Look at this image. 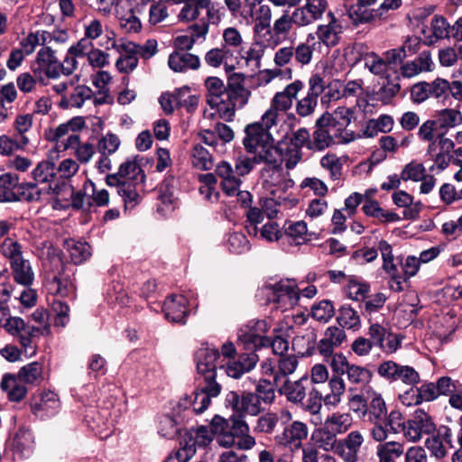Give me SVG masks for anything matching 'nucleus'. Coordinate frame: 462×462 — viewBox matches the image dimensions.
<instances>
[{
	"instance_id": "nucleus-32",
	"label": "nucleus",
	"mask_w": 462,
	"mask_h": 462,
	"mask_svg": "<svg viewBox=\"0 0 462 462\" xmlns=\"http://www.w3.org/2000/svg\"><path fill=\"white\" fill-rule=\"evenodd\" d=\"M305 26L312 24L314 22L322 18V15L328 9L327 0H306L302 6L296 7Z\"/></svg>"
},
{
	"instance_id": "nucleus-9",
	"label": "nucleus",
	"mask_w": 462,
	"mask_h": 462,
	"mask_svg": "<svg viewBox=\"0 0 462 462\" xmlns=\"http://www.w3.org/2000/svg\"><path fill=\"white\" fill-rule=\"evenodd\" d=\"M207 89V103L211 108H216L219 116L225 121L234 118V105L226 102V88L217 77H208L205 80Z\"/></svg>"
},
{
	"instance_id": "nucleus-15",
	"label": "nucleus",
	"mask_w": 462,
	"mask_h": 462,
	"mask_svg": "<svg viewBox=\"0 0 462 462\" xmlns=\"http://www.w3.org/2000/svg\"><path fill=\"white\" fill-rule=\"evenodd\" d=\"M225 402L226 406L231 408L237 415L236 418H241L243 415L256 416L263 410L262 403L252 392L231 391L226 394Z\"/></svg>"
},
{
	"instance_id": "nucleus-37",
	"label": "nucleus",
	"mask_w": 462,
	"mask_h": 462,
	"mask_svg": "<svg viewBox=\"0 0 462 462\" xmlns=\"http://www.w3.org/2000/svg\"><path fill=\"white\" fill-rule=\"evenodd\" d=\"M63 248L73 264H81L91 256L90 245L82 241L74 239H66L63 243Z\"/></svg>"
},
{
	"instance_id": "nucleus-54",
	"label": "nucleus",
	"mask_w": 462,
	"mask_h": 462,
	"mask_svg": "<svg viewBox=\"0 0 462 462\" xmlns=\"http://www.w3.org/2000/svg\"><path fill=\"white\" fill-rule=\"evenodd\" d=\"M180 445V449L177 451L176 456L172 457L176 459V461L187 462L196 454L198 448L189 430L185 431L182 435Z\"/></svg>"
},
{
	"instance_id": "nucleus-13",
	"label": "nucleus",
	"mask_w": 462,
	"mask_h": 462,
	"mask_svg": "<svg viewBox=\"0 0 462 462\" xmlns=\"http://www.w3.org/2000/svg\"><path fill=\"white\" fill-rule=\"evenodd\" d=\"M298 366V359L294 355L284 356L277 359H266L261 364L263 375L271 376L274 385L289 380L288 376L292 374Z\"/></svg>"
},
{
	"instance_id": "nucleus-2",
	"label": "nucleus",
	"mask_w": 462,
	"mask_h": 462,
	"mask_svg": "<svg viewBox=\"0 0 462 462\" xmlns=\"http://www.w3.org/2000/svg\"><path fill=\"white\" fill-rule=\"evenodd\" d=\"M145 180L146 176L141 168L140 158L134 156L121 163L117 172L107 174L106 183L116 188L125 208H133L141 201L140 192L143 190Z\"/></svg>"
},
{
	"instance_id": "nucleus-57",
	"label": "nucleus",
	"mask_w": 462,
	"mask_h": 462,
	"mask_svg": "<svg viewBox=\"0 0 462 462\" xmlns=\"http://www.w3.org/2000/svg\"><path fill=\"white\" fill-rule=\"evenodd\" d=\"M192 165L201 171H208L213 168L212 155L201 144H195L191 154Z\"/></svg>"
},
{
	"instance_id": "nucleus-23",
	"label": "nucleus",
	"mask_w": 462,
	"mask_h": 462,
	"mask_svg": "<svg viewBox=\"0 0 462 462\" xmlns=\"http://www.w3.org/2000/svg\"><path fill=\"white\" fill-rule=\"evenodd\" d=\"M235 415L229 420L216 415L211 420V427L214 429L217 443L223 448H228L236 446V435L234 434Z\"/></svg>"
},
{
	"instance_id": "nucleus-43",
	"label": "nucleus",
	"mask_w": 462,
	"mask_h": 462,
	"mask_svg": "<svg viewBox=\"0 0 462 462\" xmlns=\"http://www.w3.org/2000/svg\"><path fill=\"white\" fill-rule=\"evenodd\" d=\"M311 439L317 449H321L324 453L331 452L335 449V444L337 439L336 432L330 430L329 428L324 425L322 428L315 430L312 433Z\"/></svg>"
},
{
	"instance_id": "nucleus-4",
	"label": "nucleus",
	"mask_w": 462,
	"mask_h": 462,
	"mask_svg": "<svg viewBox=\"0 0 462 462\" xmlns=\"http://www.w3.org/2000/svg\"><path fill=\"white\" fill-rule=\"evenodd\" d=\"M462 124V114L453 108H445L439 111L436 116L423 122L418 130L417 135L420 141H434L437 134H448L449 129Z\"/></svg>"
},
{
	"instance_id": "nucleus-20",
	"label": "nucleus",
	"mask_w": 462,
	"mask_h": 462,
	"mask_svg": "<svg viewBox=\"0 0 462 462\" xmlns=\"http://www.w3.org/2000/svg\"><path fill=\"white\" fill-rule=\"evenodd\" d=\"M245 75L238 72H234L227 78L226 102L234 105V112L236 107H244L251 96V91L245 88Z\"/></svg>"
},
{
	"instance_id": "nucleus-40",
	"label": "nucleus",
	"mask_w": 462,
	"mask_h": 462,
	"mask_svg": "<svg viewBox=\"0 0 462 462\" xmlns=\"http://www.w3.org/2000/svg\"><path fill=\"white\" fill-rule=\"evenodd\" d=\"M14 281L24 287H31L34 281V273L29 260L22 259L10 264Z\"/></svg>"
},
{
	"instance_id": "nucleus-27",
	"label": "nucleus",
	"mask_w": 462,
	"mask_h": 462,
	"mask_svg": "<svg viewBox=\"0 0 462 462\" xmlns=\"http://www.w3.org/2000/svg\"><path fill=\"white\" fill-rule=\"evenodd\" d=\"M215 173L221 180L220 185L223 191L228 196H234L240 188L242 180L232 165L222 161L217 164Z\"/></svg>"
},
{
	"instance_id": "nucleus-49",
	"label": "nucleus",
	"mask_w": 462,
	"mask_h": 462,
	"mask_svg": "<svg viewBox=\"0 0 462 462\" xmlns=\"http://www.w3.org/2000/svg\"><path fill=\"white\" fill-rule=\"evenodd\" d=\"M283 228V242L286 240L288 243H291V239L296 245H300L307 240L308 227L304 221H288L284 224Z\"/></svg>"
},
{
	"instance_id": "nucleus-10",
	"label": "nucleus",
	"mask_w": 462,
	"mask_h": 462,
	"mask_svg": "<svg viewBox=\"0 0 462 462\" xmlns=\"http://www.w3.org/2000/svg\"><path fill=\"white\" fill-rule=\"evenodd\" d=\"M60 60L51 47H42L31 64V70L38 79L39 83L46 85L48 79H57L60 77Z\"/></svg>"
},
{
	"instance_id": "nucleus-38",
	"label": "nucleus",
	"mask_w": 462,
	"mask_h": 462,
	"mask_svg": "<svg viewBox=\"0 0 462 462\" xmlns=\"http://www.w3.org/2000/svg\"><path fill=\"white\" fill-rule=\"evenodd\" d=\"M20 187L17 175L9 172L0 175V202L18 201Z\"/></svg>"
},
{
	"instance_id": "nucleus-55",
	"label": "nucleus",
	"mask_w": 462,
	"mask_h": 462,
	"mask_svg": "<svg viewBox=\"0 0 462 462\" xmlns=\"http://www.w3.org/2000/svg\"><path fill=\"white\" fill-rule=\"evenodd\" d=\"M282 152H281V162L278 165L267 164L271 167L270 170L265 171L268 173V179H265V182L273 187H276L278 189H284L289 186L292 185L291 180H286L282 173Z\"/></svg>"
},
{
	"instance_id": "nucleus-19",
	"label": "nucleus",
	"mask_w": 462,
	"mask_h": 462,
	"mask_svg": "<svg viewBox=\"0 0 462 462\" xmlns=\"http://www.w3.org/2000/svg\"><path fill=\"white\" fill-rule=\"evenodd\" d=\"M436 425L427 412L421 409H417L411 418L406 421L404 428V437L411 442H417L424 435L433 434Z\"/></svg>"
},
{
	"instance_id": "nucleus-26",
	"label": "nucleus",
	"mask_w": 462,
	"mask_h": 462,
	"mask_svg": "<svg viewBox=\"0 0 462 462\" xmlns=\"http://www.w3.org/2000/svg\"><path fill=\"white\" fill-rule=\"evenodd\" d=\"M188 300L183 295H171L163 302L165 318L175 323L184 324L188 316Z\"/></svg>"
},
{
	"instance_id": "nucleus-64",
	"label": "nucleus",
	"mask_w": 462,
	"mask_h": 462,
	"mask_svg": "<svg viewBox=\"0 0 462 462\" xmlns=\"http://www.w3.org/2000/svg\"><path fill=\"white\" fill-rule=\"evenodd\" d=\"M302 462H338L328 453H320L317 448L308 445L302 448Z\"/></svg>"
},
{
	"instance_id": "nucleus-7",
	"label": "nucleus",
	"mask_w": 462,
	"mask_h": 462,
	"mask_svg": "<svg viewBox=\"0 0 462 462\" xmlns=\"http://www.w3.org/2000/svg\"><path fill=\"white\" fill-rule=\"evenodd\" d=\"M304 84L301 80L296 79L288 84L282 91L275 93L271 100L270 107L264 112V120L267 124L277 125L280 113L291 108L293 100L303 89Z\"/></svg>"
},
{
	"instance_id": "nucleus-3",
	"label": "nucleus",
	"mask_w": 462,
	"mask_h": 462,
	"mask_svg": "<svg viewBox=\"0 0 462 462\" xmlns=\"http://www.w3.org/2000/svg\"><path fill=\"white\" fill-rule=\"evenodd\" d=\"M276 125L267 124L263 115L260 121L248 124L244 130L243 145L245 151L263 159L265 164L278 165L281 162L282 150L275 145V139L271 132Z\"/></svg>"
},
{
	"instance_id": "nucleus-6",
	"label": "nucleus",
	"mask_w": 462,
	"mask_h": 462,
	"mask_svg": "<svg viewBox=\"0 0 462 462\" xmlns=\"http://www.w3.org/2000/svg\"><path fill=\"white\" fill-rule=\"evenodd\" d=\"M270 329L264 319H252L237 331V346L243 350H259L268 343L265 335Z\"/></svg>"
},
{
	"instance_id": "nucleus-16",
	"label": "nucleus",
	"mask_w": 462,
	"mask_h": 462,
	"mask_svg": "<svg viewBox=\"0 0 462 462\" xmlns=\"http://www.w3.org/2000/svg\"><path fill=\"white\" fill-rule=\"evenodd\" d=\"M308 435L307 424L300 420H293L274 437V442L278 448H285L291 452H294L305 448L302 447V443L307 439Z\"/></svg>"
},
{
	"instance_id": "nucleus-39",
	"label": "nucleus",
	"mask_w": 462,
	"mask_h": 462,
	"mask_svg": "<svg viewBox=\"0 0 462 462\" xmlns=\"http://www.w3.org/2000/svg\"><path fill=\"white\" fill-rule=\"evenodd\" d=\"M32 177L36 182L40 183H50V186L54 187L56 184H60L57 176V168L51 161H42L37 164L32 171Z\"/></svg>"
},
{
	"instance_id": "nucleus-42",
	"label": "nucleus",
	"mask_w": 462,
	"mask_h": 462,
	"mask_svg": "<svg viewBox=\"0 0 462 462\" xmlns=\"http://www.w3.org/2000/svg\"><path fill=\"white\" fill-rule=\"evenodd\" d=\"M233 56L231 51L226 47L212 48L208 51L204 56L205 63L214 69L219 68L224 64L226 70L228 72L234 69L233 65L228 64V60Z\"/></svg>"
},
{
	"instance_id": "nucleus-50",
	"label": "nucleus",
	"mask_w": 462,
	"mask_h": 462,
	"mask_svg": "<svg viewBox=\"0 0 462 462\" xmlns=\"http://www.w3.org/2000/svg\"><path fill=\"white\" fill-rule=\"evenodd\" d=\"M116 16L120 26L127 32H138L142 28V23L132 8L126 9L123 5L116 10Z\"/></svg>"
},
{
	"instance_id": "nucleus-21",
	"label": "nucleus",
	"mask_w": 462,
	"mask_h": 462,
	"mask_svg": "<svg viewBox=\"0 0 462 462\" xmlns=\"http://www.w3.org/2000/svg\"><path fill=\"white\" fill-rule=\"evenodd\" d=\"M435 69L432 55L430 51H423L412 60H408L400 67V77L412 79L425 72H431Z\"/></svg>"
},
{
	"instance_id": "nucleus-45",
	"label": "nucleus",
	"mask_w": 462,
	"mask_h": 462,
	"mask_svg": "<svg viewBox=\"0 0 462 462\" xmlns=\"http://www.w3.org/2000/svg\"><path fill=\"white\" fill-rule=\"evenodd\" d=\"M329 392L323 395L325 406L336 408L342 401L346 386L339 376H332L328 381Z\"/></svg>"
},
{
	"instance_id": "nucleus-1",
	"label": "nucleus",
	"mask_w": 462,
	"mask_h": 462,
	"mask_svg": "<svg viewBox=\"0 0 462 462\" xmlns=\"http://www.w3.org/2000/svg\"><path fill=\"white\" fill-rule=\"evenodd\" d=\"M218 357L219 352L214 348L205 347L197 351L195 360L200 374L198 388L190 395L180 399V411L191 409L194 413L200 414L208 409L211 399L220 393L221 385L216 382V361Z\"/></svg>"
},
{
	"instance_id": "nucleus-52",
	"label": "nucleus",
	"mask_w": 462,
	"mask_h": 462,
	"mask_svg": "<svg viewBox=\"0 0 462 462\" xmlns=\"http://www.w3.org/2000/svg\"><path fill=\"white\" fill-rule=\"evenodd\" d=\"M353 423V419L348 412H334L328 416L324 425L337 434H343L346 432Z\"/></svg>"
},
{
	"instance_id": "nucleus-53",
	"label": "nucleus",
	"mask_w": 462,
	"mask_h": 462,
	"mask_svg": "<svg viewBox=\"0 0 462 462\" xmlns=\"http://www.w3.org/2000/svg\"><path fill=\"white\" fill-rule=\"evenodd\" d=\"M120 49L128 53H135L137 56L148 60L157 52V42L155 40H148L143 45L128 42L121 43Z\"/></svg>"
},
{
	"instance_id": "nucleus-25",
	"label": "nucleus",
	"mask_w": 462,
	"mask_h": 462,
	"mask_svg": "<svg viewBox=\"0 0 462 462\" xmlns=\"http://www.w3.org/2000/svg\"><path fill=\"white\" fill-rule=\"evenodd\" d=\"M310 385V380L307 376H303L296 381L287 380L281 383L280 385H275L278 392L286 396L287 400L294 404H299L306 398L307 390Z\"/></svg>"
},
{
	"instance_id": "nucleus-60",
	"label": "nucleus",
	"mask_w": 462,
	"mask_h": 462,
	"mask_svg": "<svg viewBox=\"0 0 462 462\" xmlns=\"http://www.w3.org/2000/svg\"><path fill=\"white\" fill-rule=\"evenodd\" d=\"M275 388L274 382L273 383L266 379L259 380L255 387L254 395L257 397L261 403L271 404L275 400Z\"/></svg>"
},
{
	"instance_id": "nucleus-30",
	"label": "nucleus",
	"mask_w": 462,
	"mask_h": 462,
	"mask_svg": "<svg viewBox=\"0 0 462 462\" xmlns=\"http://www.w3.org/2000/svg\"><path fill=\"white\" fill-rule=\"evenodd\" d=\"M76 269L69 263H63L54 281L58 284L57 293L61 297L74 295L77 286L75 282Z\"/></svg>"
},
{
	"instance_id": "nucleus-17",
	"label": "nucleus",
	"mask_w": 462,
	"mask_h": 462,
	"mask_svg": "<svg viewBox=\"0 0 462 462\" xmlns=\"http://www.w3.org/2000/svg\"><path fill=\"white\" fill-rule=\"evenodd\" d=\"M309 88L305 97L297 100L295 112L301 118L310 117L318 106V98L324 92V79L319 74L312 75L308 81Z\"/></svg>"
},
{
	"instance_id": "nucleus-24",
	"label": "nucleus",
	"mask_w": 462,
	"mask_h": 462,
	"mask_svg": "<svg viewBox=\"0 0 462 462\" xmlns=\"http://www.w3.org/2000/svg\"><path fill=\"white\" fill-rule=\"evenodd\" d=\"M400 76L392 78L387 75L384 79L374 86L372 93L368 96L370 100L382 105H389L401 90Z\"/></svg>"
},
{
	"instance_id": "nucleus-11",
	"label": "nucleus",
	"mask_w": 462,
	"mask_h": 462,
	"mask_svg": "<svg viewBox=\"0 0 462 462\" xmlns=\"http://www.w3.org/2000/svg\"><path fill=\"white\" fill-rule=\"evenodd\" d=\"M2 327L8 334L18 338L26 355L32 356L35 354L32 338L41 332L40 328L26 324L20 317L10 316L8 310L7 316L4 318Z\"/></svg>"
},
{
	"instance_id": "nucleus-59",
	"label": "nucleus",
	"mask_w": 462,
	"mask_h": 462,
	"mask_svg": "<svg viewBox=\"0 0 462 462\" xmlns=\"http://www.w3.org/2000/svg\"><path fill=\"white\" fill-rule=\"evenodd\" d=\"M46 36L47 34H45L42 30H37L36 32H30L21 41V49L26 55H31L34 52L37 46L41 45L42 47H47Z\"/></svg>"
},
{
	"instance_id": "nucleus-35",
	"label": "nucleus",
	"mask_w": 462,
	"mask_h": 462,
	"mask_svg": "<svg viewBox=\"0 0 462 462\" xmlns=\"http://www.w3.org/2000/svg\"><path fill=\"white\" fill-rule=\"evenodd\" d=\"M1 389L6 393L7 398L11 402H20L27 394V388L24 383L14 375L6 374L3 376L1 383Z\"/></svg>"
},
{
	"instance_id": "nucleus-61",
	"label": "nucleus",
	"mask_w": 462,
	"mask_h": 462,
	"mask_svg": "<svg viewBox=\"0 0 462 462\" xmlns=\"http://www.w3.org/2000/svg\"><path fill=\"white\" fill-rule=\"evenodd\" d=\"M349 18L355 25H359L370 23L378 16L375 8H369L357 3L356 8L349 12Z\"/></svg>"
},
{
	"instance_id": "nucleus-41",
	"label": "nucleus",
	"mask_w": 462,
	"mask_h": 462,
	"mask_svg": "<svg viewBox=\"0 0 462 462\" xmlns=\"http://www.w3.org/2000/svg\"><path fill=\"white\" fill-rule=\"evenodd\" d=\"M315 45L314 34H308L305 42L293 46L294 64L300 67L310 64L313 58Z\"/></svg>"
},
{
	"instance_id": "nucleus-33",
	"label": "nucleus",
	"mask_w": 462,
	"mask_h": 462,
	"mask_svg": "<svg viewBox=\"0 0 462 462\" xmlns=\"http://www.w3.org/2000/svg\"><path fill=\"white\" fill-rule=\"evenodd\" d=\"M169 67L175 72L198 69L200 66L199 56L188 51H173L168 60Z\"/></svg>"
},
{
	"instance_id": "nucleus-63",
	"label": "nucleus",
	"mask_w": 462,
	"mask_h": 462,
	"mask_svg": "<svg viewBox=\"0 0 462 462\" xmlns=\"http://www.w3.org/2000/svg\"><path fill=\"white\" fill-rule=\"evenodd\" d=\"M226 246L231 253L243 254L250 249V242L241 232L229 234L226 240Z\"/></svg>"
},
{
	"instance_id": "nucleus-14",
	"label": "nucleus",
	"mask_w": 462,
	"mask_h": 462,
	"mask_svg": "<svg viewBox=\"0 0 462 462\" xmlns=\"http://www.w3.org/2000/svg\"><path fill=\"white\" fill-rule=\"evenodd\" d=\"M446 86V79L442 78H436L430 82H417L411 87V100L418 105L430 98L444 103L447 100Z\"/></svg>"
},
{
	"instance_id": "nucleus-29",
	"label": "nucleus",
	"mask_w": 462,
	"mask_h": 462,
	"mask_svg": "<svg viewBox=\"0 0 462 462\" xmlns=\"http://www.w3.org/2000/svg\"><path fill=\"white\" fill-rule=\"evenodd\" d=\"M50 189L57 196H60L61 191L69 194L72 199V207L77 209H89L92 206L91 198L89 194H88L89 188L87 183L84 185V191L79 190L74 192L72 186L65 181H62L61 185L56 184L54 187L50 186Z\"/></svg>"
},
{
	"instance_id": "nucleus-44",
	"label": "nucleus",
	"mask_w": 462,
	"mask_h": 462,
	"mask_svg": "<svg viewBox=\"0 0 462 462\" xmlns=\"http://www.w3.org/2000/svg\"><path fill=\"white\" fill-rule=\"evenodd\" d=\"M93 97V91L89 87L79 85L74 88L69 97H63L60 106L62 108L81 107L84 103Z\"/></svg>"
},
{
	"instance_id": "nucleus-51",
	"label": "nucleus",
	"mask_w": 462,
	"mask_h": 462,
	"mask_svg": "<svg viewBox=\"0 0 462 462\" xmlns=\"http://www.w3.org/2000/svg\"><path fill=\"white\" fill-rule=\"evenodd\" d=\"M311 143H309V150L321 152L334 144L337 141L324 130L317 122H315V130L313 131Z\"/></svg>"
},
{
	"instance_id": "nucleus-5",
	"label": "nucleus",
	"mask_w": 462,
	"mask_h": 462,
	"mask_svg": "<svg viewBox=\"0 0 462 462\" xmlns=\"http://www.w3.org/2000/svg\"><path fill=\"white\" fill-rule=\"evenodd\" d=\"M265 290L268 291V302L282 312L293 309L299 302L300 293L293 280H281L267 285Z\"/></svg>"
},
{
	"instance_id": "nucleus-36",
	"label": "nucleus",
	"mask_w": 462,
	"mask_h": 462,
	"mask_svg": "<svg viewBox=\"0 0 462 462\" xmlns=\"http://www.w3.org/2000/svg\"><path fill=\"white\" fill-rule=\"evenodd\" d=\"M365 393H367V411H365L367 420H385L387 408L382 395L372 390H367Z\"/></svg>"
},
{
	"instance_id": "nucleus-58",
	"label": "nucleus",
	"mask_w": 462,
	"mask_h": 462,
	"mask_svg": "<svg viewBox=\"0 0 462 462\" xmlns=\"http://www.w3.org/2000/svg\"><path fill=\"white\" fill-rule=\"evenodd\" d=\"M322 401V393L315 387H312L308 393L307 399H304L302 402L299 404H300L301 409L311 415H318L321 411Z\"/></svg>"
},
{
	"instance_id": "nucleus-31",
	"label": "nucleus",
	"mask_w": 462,
	"mask_h": 462,
	"mask_svg": "<svg viewBox=\"0 0 462 462\" xmlns=\"http://www.w3.org/2000/svg\"><path fill=\"white\" fill-rule=\"evenodd\" d=\"M31 407L32 412L37 416H51L55 414L59 410L60 400L55 393L45 391L41 394L39 400H33Z\"/></svg>"
},
{
	"instance_id": "nucleus-48",
	"label": "nucleus",
	"mask_w": 462,
	"mask_h": 462,
	"mask_svg": "<svg viewBox=\"0 0 462 462\" xmlns=\"http://www.w3.org/2000/svg\"><path fill=\"white\" fill-rule=\"evenodd\" d=\"M404 452L403 444L397 441H388L379 444L376 448L378 462H395Z\"/></svg>"
},
{
	"instance_id": "nucleus-12",
	"label": "nucleus",
	"mask_w": 462,
	"mask_h": 462,
	"mask_svg": "<svg viewBox=\"0 0 462 462\" xmlns=\"http://www.w3.org/2000/svg\"><path fill=\"white\" fill-rule=\"evenodd\" d=\"M344 27L342 21L333 12H328L323 23H319L314 34L316 44H323L328 48L337 46L342 38Z\"/></svg>"
},
{
	"instance_id": "nucleus-8",
	"label": "nucleus",
	"mask_w": 462,
	"mask_h": 462,
	"mask_svg": "<svg viewBox=\"0 0 462 462\" xmlns=\"http://www.w3.org/2000/svg\"><path fill=\"white\" fill-rule=\"evenodd\" d=\"M84 127V118L82 116H75L51 130L47 134V139L54 143L58 150L67 151L78 144L80 138L79 132Z\"/></svg>"
},
{
	"instance_id": "nucleus-46",
	"label": "nucleus",
	"mask_w": 462,
	"mask_h": 462,
	"mask_svg": "<svg viewBox=\"0 0 462 462\" xmlns=\"http://www.w3.org/2000/svg\"><path fill=\"white\" fill-rule=\"evenodd\" d=\"M317 334L314 329H307L304 334L296 336L292 346L302 356H311L316 348Z\"/></svg>"
},
{
	"instance_id": "nucleus-34",
	"label": "nucleus",
	"mask_w": 462,
	"mask_h": 462,
	"mask_svg": "<svg viewBox=\"0 0 462 462\" xmlns=\"http://www.w3.org/2000/svg\"><path fill=\"white\" fill-rule=\"evenodd\" d=\"M451 24L442 15H434L430 23V34L425 36V42L432 45L440 40L450 39Z\"/></svg>"
},
{
	"instance_id": "nucleus-56",
	"label": "nucleus",
	"mask_w": 462,
	"mask_h": 462,
	"mask_svg": "<svg viewBox=\"0 0 462 462\" xmlns=\"http://www.w3.org/2000/svg\"><path fill=\"white\" fill-rule=\"evenodd\" d=\"M16 376L24 383L38 384L42 381V367L38 362H32L23 366Z\"/></svg>"
},
{
	"instance_id": "nucleus-62",
	"label": "nucleus",
	"mask_w": 462,
	"mask_h": 462,
	"mask_svg": "<svg viewBox=\"0 0 462 462\" xmlns=\"http://www.w3.org/2000/svg\"><path fill=\"white\" fill-rule=\"evenodd\" d=\"M337 319L343 328H356L360 326V317L357 311L350 306H342Z\"/></svg>"
},
{
	"instance_id": "nucleus-47",
	"label": "nucleus",
	"mask_w": 462,
	"mask_h": 462,
	"mask_svg": "<svg viewBox=\"0 0 462 462\" xmlns=\"http://www.w3.org/2000/svg\"><path fill=\"white\" fill-rule=\"evenodd\" d=\"M234 434L236 435V446L241 450H249L255 444V439L249 434L248 425L242 418L235 420Z\"/></svg>"
},
{
	"instance_id": "nucleus-22",
	"label": "nucleus",
	"mask_w": 462,
	"mask_h": 462,
	"mask_svg": "<svg viewBox=\"0 0 462 462\" xmlns=\"http://www.w3.org/2000/svg\"><path fill=\"white\" fill-rule=\"evenodd\" d=\"M120 144L119 137L113 133H107L98 140L97 149L100 157L97 162V167L100 172L111 170L112 161L110 156L118 150Z\"/></svg>"
},
{
	"instance_id": "nucleus-18",
	"label": "nucleus",
	"mask_w": 462,
	"mask_h": 462,
	"mask_svg": "<svg viewBox=\"0 0 462 462\" xmlns=\"http://www.w3.org/2000/svg\"><path fill=\"white\" fill-rule=\"evenodd\" d=\"M379 375L390 382H402L410 386L420 383L419 373L410 365H402L392 360L384 361L377 368Z\"/></svg>"
},
{
	"instance_id": "nucleus-28",
	"label": "nucleus",
	"mask_w": 462,
	"mask_h": 462,
	"mask_svg": "<svg viewBox=\"0 0 462 462\" xmlns=\"http://www.w3.org/2000/svg\"><path fill=\"white\" fill-rule=\"evenodd\" d=\"M294 26L305 27L296 8L291 12L284 11L283 14L273 22L272 30L275 36L285 38L291 33Z\"/></svg>"
}]
</instances>
